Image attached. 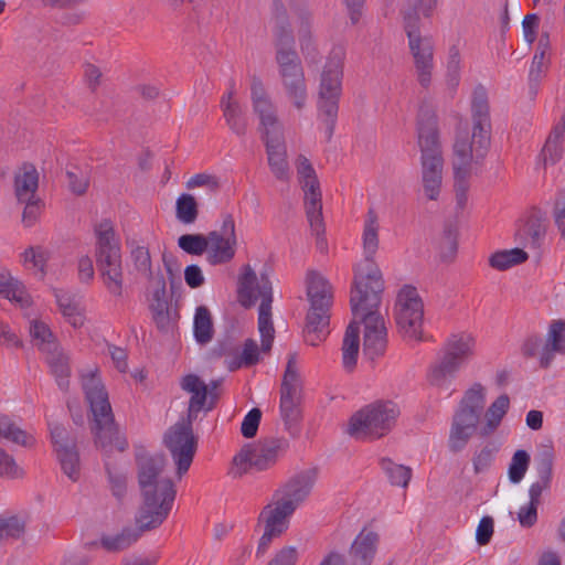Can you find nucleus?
Listing matches in <instances>:
<instances>
[{"label": "nucleus", "mask_w": 565, "mask_h": 565, "mask_svg": "<svg viewBox=\"0 0 565 565\" xmlns=\"http://www.w3.org/2000/svg\"><path fill=\"white\" fill-rule=\"evenodd\" d=\"M162 443L170 451L177 465V475L181 478L190 469L198 450V436L183 427L172 425L166 430Z\"/></svg>", "instance_id": "2eb2a0df"}, {"label": "nucleus", "mask_w": 565, "mask_h": 565, "mask_svg": "<svg viewBox=\"0 0 565 565\" xmlns=\"http://www.w3.org/2000/svg\"><path fill=\"white\" fill-rule=\"evenodd\" d=\"M281 83L288 99L297 109H302L307 102V85L305 74L297 77H281Z\"/></svg>", "instance_id": "58836bf2"}, {"label": "nucleus", "mask_w": 565, "mask_h": 565, "mask_svg": "<svg viewBox=\"0 0 565 565\" xmlns=\"http://www.w3.org/2000/svg\"><path fill=\"white\" fill-rule=\"evenodd\" d=\"M360 350V322L353 320L347 327L342 343V362L347 371L351 372L356 365Z\"/></svg>", "instance_id": "7c9ffc66"}, {"label": "nucleus", "mask_w": 565, "mask_h": 565, "mask_svg": "<svg viewBox=\"0 0 565 565\" xmlns=\"http://www.w3.org/2000/svg\"><path fill=\"white\" fill-rule=\"evenodd\" d=\"M424 303L413 286H404L397 295L395 320L404 338L420 341L423 334Z\"/></svg>", "instance_id": "ddd939ff"}, {"label": "nucleus", "mask_w": 565, "mask_h": 565, "mask_svg": "<svg viewBox=\"0 0 565 565\" xmlns=\"http://www.w3.org/2000/svg\"><path fill=\"white\" fill-rule=\"evenodd\" d=\"M483 408V387L476 383L465 393L452 417L448 438V448L452 454L460 452L478 431Z\"/></svg>", "instance_id": "1a4fd4ad"}, {"label": "nucleus", "mask_w": 565, "mask_h": 565, "mask_svg": "<svg viewBox=\"0 0 565 565\" xmlns=\"http://www.w3.org/2000/svg\"><path fill=\"white\" fill-rule=\"evenodd\" d=\"M296 14L300 21L298 34L300 49H308L309 46L316 45L311 33V21L312 14L307 7H299L296 9Z\"/></svg>", "instance_id": "6e6d98bb"}, {"label": "nucleus", "mask_w": 565, "mask_h": 565, "mask_svg": "<svg viewBox=\"0 0 565 565\" xmlns=\"http://www.w3.org/2000/svg\"><path fill=\"white\" fill-rule=\"evenodd\" d=\"M258 330L262 337V351L269 352L274 342L275 329L271 321V308H267V305L259 306Z\"/></svg>", "instance_id": "3c124183"}, {"label": "nucleus", "mask_w": 565, "mask_h": 565, "mask_svg": "<svg viewBox=\"0 0 565 565\" xmlns=\"http://www.w3.org/2000/svg\"><path fill=\"white\" fill-rule=\"evenodd\" d=\"M556 354H565V321L553 320L550 324L545 343L539 352V365L548 369Z\"/></svg>", "instance_id": "4be33fe9"}, {"label": "nucleus", "mask_w": 565, "mask_h": 565, "mask_svg": "<svg viewBox=\"0 0 565 565\" xmlns=\"http://www.w3.org/2000/svg\"><path fill=\"white\" fill-rule=\"evenodd\" d=\"M289 447V443L285 438L265 437L260 438L256 444L244 446L241 451L233 458V463L237 467L233 470V476L242 477L247 472L248 468H255L258 471L271 468Z\"/></svg>", "instance_id": "f8f14e48"}, {"label": "nucleus", "mask_w": 565, "mask_h": 565, "mask_svg": "<svg viewBox=\"0 0 565 565\" xmlns=\"http://www.w3.org/2000/svg\"><path fill=\"white\" fill-rule=\"evenodd\" d=\"M475 339L471 335L454 334L445 345L444 356L429 373V382L441 386L447 377H452L462 364L473 354Z\"/></svg>", "instance_id": "4468645a"}, {"label": "nucleus", "mask_w": 565, "mask_h": 565, "mask_svg": "<svg viewBox=\"0 0 565 565\" xmlns=\"http://www.w3.org/2000/svg\"><path fill=\"white\" fill-rule=\"evenodd\" d=\"M233 89L228 92V102L224 106L223 116L228 128L237 136H244L247 130V120L239 104L233 99Z\"/></svg>", "instance_id": "e433bc0d"}, {"label": "nucleus", "mask_w": 565, "mask_h": 565, "mask_svg": "<svg viewBox=\"0 0 565 565\" xmlns=\"http://www.w3.org/2000/svg\"><path fill=\"white\" fill-rule=\"evenodd\" d=\"M274 44L277 52H289L295 50V38L290 22L275 23Z\"/></svg>", "instance_id": "5fc2aeb1"}, {"label": "nucleus", "mask_w": 565, "mask_h": 565, "mask_svg": "<svg viewBox=\"0 0 565 565\" xmlns=\"http://www.w3.org/2000/svg\"><path fill=\"white\" fill-rule=\"evenodd\" d=\"M257 297L262 298L260 305H267V308H271V282L267 275L260 274V281L257 284L255 271L246 266L245 273L241 276L238 282L239 301L244 307L249 308L255 303Z\"/></svg>", "instance_id": "a211bd4d"}, {"label": "nucleus", "mask_w": 565, "mask_h": 565, "mask_svg": "<svg viewBox=\"0 0 565 565\" xmlns=\"http://www.w3.org/2000/svg\"><path fill=\"white\" fill-rule=\"evenodd\" d=\"M45 360L51 369V373L55 376L56 383L62 391H67L70 387V359L58 347L54 348L46 353Z\"/></svg>", "instance_id": "c756f323"}, {"label": "nucleus", "mask_w": 565, "mask_h": 565, "mask_svg": "<svg viewBox=\"0 0 565 565\" xmlns=\"http://www.w3.org/2000/svg\"><path fill=\"white\" fill-rule=\"evenodd\" d=\"M209 234H183L178 238V246L190 255L200 256L209 248Z\"/></svg>", "instance_id": "864d4df0"}, {"label": "nucleus", "mask_w": 565, "mask_h": 565, "mask_svg": "<svg viewBox=\"0 0 565 565\" xmlns=\"http://www.w3.org/2000/svg\"><path fill=\"white\" fill-rule=\"evenodd\" d=\"M24 262H31L34 267L39 268L42 277L45 275V265L49 260L47 250L43 249L41 246L38 247H29L23 253Z\"/></svg>", "instance_id": "774afa93"}, {"label": "nucleus", "mask_w": 565, "mask_h": 565, "mask_svg": "<svg viewBox=\"0 0 565 565\" xmlns=\"http://www.w3.org/2000/svg\"><path fill=\"white\" fill-rule=\"evenodd\" d=\"M199 216V203L189 193H182L175 201V217L183 224H193Z\"/></svg>", "instance_id": "a18cd8bd"}, {"label": "nucleus", "mask_w": 565, "mask_h": 565, "mask_svg": "<svg viewBox=\"0 0 565 565\" xmlns=\"http://www.w3.org/2000/svg\"><path fill=\"white\" fill-rule=\"evenodd\" d=\"M564 141L565 136L558 134V130H551L540 152L539 161L542 162L544 167L558 163L565 152Z\"/></svg>", "instance_id": "c9c22d12"}, {"label": "nucleus", "mask_w": 565, "mask_h": 565, "mask_svg": "<svg viewBox=\"0 0 565 565\" xmlns=\"http://www.w3.org/2000/svg\"><path fill=\"white\" fill-rule=\"evenodd\" d=\"M185 186L189 190L198 186H206L211 192L215 193L220 190L221 182L216 175L198 173L186 181Z\"/></svg>", "instance_id": "69168bd1"}, {"label": "nucleus", "mask_w": 565, "mask_h": 565, "mask_svg": "<svg viewBox=\"0 0 565 565\" xmlns=\"http://www.w3.org/2000/svg\"><path fill=\"white\" fill-rule=\"evenodd\" d=\"M317 476V468L302 470L291 477L275 495L280 494L278 500L284 503H290L292 511H296V509L309 497L316 483Z\"/></svg>", "instance_id": "6ab92c4d"}, {"label": "nucleus", "mask_w": 565, "mask_h": 565, "mask_svg": "<svg viewBox=\"0 0 565 565\" xmlns=\"http://www.w3.org/2000/svg\"><path fill=\"white\" fill-rule=\"evenodd\" d=\"M306 280L310 308L306 316L303 338L308 344L317 347L329 334L332 292L328 280L315 270L307 274Z\"/></svg>", "instance_id": "423d86ee"}, {"label": "nucleus", "mask_w": 565, "mask_h": 565, "mask_svg": "<svg viewBox=\"0 0 565 565\" xmlns=\"http://www.w3.org/2000/svg\"><path fill=\"white\" fill-rule=\"evenodd\" d=\"M404 30L408 38V42L424 39L420 34V19L416 8H409L403 12Z\"/></svg>", "instance_id": "0e129e2a"}, {"label": "nucleus", "mask_w": 565, "mask_h": 565, "mask_svg": "<svg viewBox=\"0 0 565 565\" xmlns=\"http://www.w3.org/2000/svg\"><path fill=\"white\" fill-rule=\"evenodd\" d=\"M377 543V533L362 531L351 545L352 565H370L374 558Z\"/></svg>", "instance_id": "b1692460"}, {"label": "nucleus", "mask_w": 565, "mask_h": 565, "mask_svg": "<svg viewBox=\"0 0 565 565\" xmlns=\"http://www.w3.org/2000/svg\"><path fill=\"white\" fill-rule=\"evenodd\" d=\"M499 451L495 443H488L477 452L472 459L473 470L476 473L486 471L492 463L494 455Z\"/></svg>", "instance_id": "e2e57ef3"}, {"label": "nucleus", "mask_w": 565, "mask_h": 565, "mask_svg": "<svg viewBox=\"0 0 565 565\" xmlns=\"http://www.w3.org/2000/svg\"><path fill=\"white\" fill-rule=\"evenodd\" d=\"M298 401H282L280 399V415L285 424L286 430L291 436H297L299 433L298 424L302 418V412Z\"/></svg>", "instance_id": "49530a36"}, {"label": "nucleus", "mask_w": 565, "mask_h": 565, "mask_svg": "<svg viewBox=\"0 0 565 565\" xmlns=\"http://www.w3.org/2000/svg\"><path fill=\"white\" fill-rule=\"evenodd\" d=\"M306 216L309 222L310 228L318 236L326 232L323 214H322V193L316 191L307 193L303 196Z\"/></svg>", "instance_id": "473e14b6"}, {"label": "nucleus", "mask_w": 565, "mask_h": 565, "mask_svg": "<svg viewBox=\"0 0 565 565\" xmlns=\"http://www.w3.org/2000/svg\"><path fill=\"white\" fill-rule=\"evenodd\" d=\"M82 387L94 415L95 444L105 450L116 448L119 451H125L128 443L119 434V428L115 423L108 399V393L98 376L97 369L82 374Z\"/></svg>", "instance_id": "20e7f679"}, {"label": "nucleus", "mask_w": 565, "mask_h": 565, "mask_svg": "<svg viewBox=\"0 0 565 565\" xmlns=\"http://www.w3.org/2000/svg\"><path fill=\"white\" fill-rule=\"evenodd\" d=\"M39 186V173L31 163H24L14 177V193L19 202L34 199Z\"/></svg>", "instance_id": "bb28decb"}, {"label": "nucleus", "mask_w": 565, "mask_h": 565, "mask_svg": "<svg viewBox=\"0 0 565 565\" xmlns=\"http://www.w3.org/2000/svg\"><path fill=\"white\" fill-rule=\"evenodd\" d=\"M25 532V522L17 516H0V542L3 539H20Z\"/></svg>", "instance_id": "13d9d810"}, {"label": "nucleus", "mask_w": 565, "mask_h": 565, "mask_svg": "<svg viewBox=\"0 0 565 565\" xmlns=\"http://www.w3.org/2000/svg\"><path fill=\"white\" fill-rule=\"evenodd\" d=\"M399 414L392 401L373 402L350 417L347 433L356 440L380 439L393 429Z\"/></svg>", "instance_id": "6e6552de"}, {"label": "nucleus", "mask_w": 565, "mask_h": 565, "mask_svg": "<svg viewBox=\"0 0 565 565\" xmlns=\"http://www.w3.org/2000/svg\"><path fill=\"white\" fill-rule=\"evenodd\" d=\"M379 218L374 209H369L363 230L364 259L354 269L351 290H375L383 292L382 273L374 262L379 248Z\"/></svg>", "instance_id": "9b49d317"}, {"label": "nucleus", "mask_w": 565, "mask_h": 565, "mask_svg": "<svg viewBox=\"0 0 565 565\" xmlns=\"http://www.w3.org/2000/svg\"><path fill=\"white\" fill-rule=\"evenodd\" d=\"M382 292L351 290L350 305L354 318L364 324L363 353L371 360L382 356L387 348L384 318L379 312Z\"/></svg>", "instance_id": "39448f33"}, {"label": "nucleus", "mask_w": 565, "mask_h": 565, "mask_svg": "<svg viewBox=\"0 0 565 565\" xmlns=\"http://www.w3.org/2000/svg\"><path fill=\"white\" fill-rule=\"evenodd\" d=\"M214 335L213 320L207 307H198L194 316V337L200 344L209 343Z\"/></svg>", "instance_id": "ea45409f"}, {"label": "nucleus", "mask_w": 565, "mask_h": 565, "mask_svg": "<svg viewBox=\"0 0 565 565\" xmlns=\"http://www.w3.org/2000/svg\"><path fill=\"white\" fill-rule=\"evenodd\" d=\"M380 466L392 486H398L402 488H406L408 486L412 478V469L409 467L395 463L390 458H382L380 460Z\"/></svg>", "instance_id": "a19ab883"}, {"label": "nucleus", "mask_w": 565, "mask_h": 565, "mask_svg": "<svg viewBox=\"0 0 565 565\" xmlns=\"http://www.w3.org/2000/svg\"><path fill=\"white\" fill-rule=\"evenodd\" d=\"M207 262L211 265L231 262L236 252L237 238L235 222L231 214H226L220 231L209 233Z\"/></svg>", "instance_id": "dca6fc26"}, {"label": "nucleus", "mask_w": 565, "mask_h": 565, "mask_svg": "<svg viewBox=\"0 0 565 565\" xmlns=\"http://www.w3.org/2000/svg\"><path fill=\"white\" fill-rule=\"evenodd\" d=\"M296 353L288 356L286 370L280 385V399L301 402L302 381L296 366Z\"/></svg>", "instance_id": "a878e982"}, {"label": "nucleus", "mask_w": 565, "mask_h": 565, "mask_svg": "<svg viewBox=\"0 0 565 565\" xmlns=\"http://www.w3.org/2000/svg\"><path fill=\"white\" fill-rule=\"evenodd\" d=\"M554 457L553 443L547 438L539 446L535 458L539 480L532 483V525L537 520V507L541 503L542 493L551 487Z\"/></svg>", "instance_id": "f3484780"}, {"label": "nucleus", "mask_w": 565, "mask_h": 565, "mask_svg": "<svg viewBox=\"0 0 565 565\" xmlns=\"http://www.w3.org/2000/svg\"><path fill=\"white\" fill-rule=\"evenodd\" d=\"M472 134L458 127L454 142L452 170L455 179L456 205L463 210L468 202L471 164H481L491 146V118L488 92L481 84L473 89L471 97Z\"/></svg>", "instance_id": "f257e3e1"}, {"label": "nucleus", "mask_w": 565, "mask_h": 565, "mask_svg": "<svg viewBox=\"0 0 565 565\" xmlns=\"http://www.w3.org/2000/svg\"><path fill=\"white\" fill-rule=\"evenodd\" d=\"M276 62L281 77H297V75L305 74L301 60L297 51L277 52Z\"/></svg>", "instance_id": "de8ad7c7"}, {"label": "nucleus", "mask_w": 565, "mask_h": 565, "mask_svg": "<svg viewBox=\"0 0 565 565\" xmlns=\"http://www.w3.org/2000/svg\"><path fill=\"white\" fill-rule=\"evenodd\" d=\"M262 419V411L257 407L252 408L244 417L241 426V433L245 438L256 436Z\"/></svg>", "instance_id": "338daca9"}, {"label": "nucleus", "mask_w": 565, "mask_h": 565, "mask_svg": "<svg viewBox=\"0 0 565 565\" xmlns=\"http://www.w3.org/2000/svg\"><path fill=\"white\" fill-rule=\"evenodd\" d=\"M411 54L414 58V65L419 84L427 88L431 81V71L434 68V45L430 38L408 42Z\"/></svg>", "instance_id": "412c9836"}, {"label": "nucleus", "mask_w": 565, "mask_h": 565, "mask_svg": "<svg viewBox=\"0 0 565 565\" xmlns=\"http://www.w3.org/2000/svg\"><path fill=\"white\" fill-rule=\"evenodd\" d=\"M30 334L38 349L46 353L54 348L58 347V343L51 331V329L42 321L33 320L30 326Z\"/></svg>", "instance_id": "79ce46f5"}, {"label": "nucleus", "mask_w": 565, "mask_h": 565, "mask_svg": "<svg viewBox=\"0 0 565 565\" xmlns=\"http://www.w3.org/2000/svg\"><path fill=\"white\" fill-rule=\"evenodd\" d=\"M510 405L509 396L503 394L500 395L487 409L486 424L479 429L481 437H488L492 435L499 427L503 416L507 414Z\"/></svg>", "instance_id": "f704fd0d"}, {"label": "nucleus", "mask_w": 565, "mask_h": 565, "mask_svg": "<svg viewBox=\"0 0 565 565\" xmlns=\"http://www.w3.org/2000/svg\"><path fill=\"white\" fill-rule=\"evenodd\" d=\"M259 361V349L255 340L247 339L244 343L243 351L231 360H225V364L230 371H235L242 366H253Z\"/></svg>", "instance_id": "37998d69"}, {"label": "nucleus", "mask_w": 565, "mask_h": 565, "mask_svg": "<svg viewBox=\"0 0 565 565\" xmlns=\"http://www.w3.org/2000/svg\"><path fill=\"white\" fill-rule=\"evenodd\" d=\"M458 249V226L454 221H446L440 238V257L445 262L454 259Z\"/></svg>", "instance_id": "c03bdc74"}, {"label": "nucleus", "mask_w": 565, "mask_h": 565, "mask_svg": "<svg viewBox=\"0 0 565 565\" xmlns=\"http://www.w3.org/2000/svg\"><path fill=\"white\" fill-rule=\"evenodd\" d=\"M142 503L138 510L141 529H157L168 518L177 490L171 478L162 476L167 459L163 454L140 455L136 459Z\"/></svg>", "instance_id": "f03ea898"}, {"label": "nucleus", "mask_w": 565, "mask_h": 565, "mask_svg": "<svg viewBox=\"0 0 565 565\" xmlns=\"http://www.w3.org/2000/svg\"><path fill=\"white\" fill-rule=\"evenodd\" d=\"M255 114L260 120L262 137L270 136L276 130H282V126L278 119L276 107L273 105L270 98L265 100H257L253 104Z\"/></svg>", "instance_id": "72a5a7b5"}, {"label": "nucleus", "mask_w": 565, "mask_h": 565, "mask_svg": "<svg viewBox=\"0 0 565 565\" xmlns=\"http://www.w3.org/2000/svg\"><path fill=\"white\" fill-rule=\"evenodd\" d=\"M153 321L161 331H167L170 324V310L168 299L150 300L149 306Z\"/></svg>", "instance_id": "680f3d73"}, {"label": "nucleus", "mask_w": 565, "mask_h": 565, "mask_svg": "<svg viewBox=\"0 0 565 565\" xmlns=\"http://www.w3.org/2000/svg\"><path fill=\"white\" fill-rule=\"evenodd\" d=\"M548 218L545 213L532 206V249H536L535 259L539 262L542 257L541 241L546 235Z\"/></svg>", "instance_id": "8fccbe9b"}, {"label": "nucleus", "mask_w": 565, "mask_h": 565, "mask_svg": "<svg viewBox=\"0 0 565 565\" xmlns=\"http://www.w3.org/2000/svg\"><path fill=\"white\" fill-rule=\"evenodd\" d=\"M136 523L138 525L137 529L125 527L116 535H103L100 537L102 547L111 553L124 551L137 542L142 532L151 530L141 529L140 523L138 522V515L136 516Z\"/></svg>", "instance_id": "c85d7f7f"}, {"label": "nucleus", "mask_w": 565, "mask_h": 565, "mask_svg": "<svg viewBox=\"0 0 565 565\" xmlns=\"http://www.w3.org/2000/svg\"><path fill=\"white\" fill-rule=\"evenodd\" d=\"M529 254L523 248L500 249L489 256V266L498 271L509 270L529 259Z\"/></svg>", "instance_id": "2f4dec72"}, {"label": "nucleus", "mask_w": 565, "mask_h": 565, "mask_svg": "<svg viewBox=\"0 0 565 565\" xmlns=\"http://www.w3.org/2000/svg\"><path fill=\"white\" fill-rule=\"evenodd\" d=\"M0 295L17 302L21 308L31 306V297L25 286L19 279L12 277L10 270L0 266Z\"/></svg>", "instance_id": "393cba45"}, {"label": "nucleus", "mask_w": 565, "mask_h": 565, "mask_svg": "<svg viewBox=\"0 0 565 565\" xmlns=\"http://www.w3.org/2000/svg\"><path fill=\"white\" fill-rule=\"evenodd\" d=\"M0 436L23 447H31L34 438L18 427L8 416H0Z\"/></svg>", "instance_id": "09e8293b"}, {"label": "nucleus", "mask_w": 565, "mask_h": 565, "mask_svg": "<svg viewBox=\"0 0 565 565\" xmlns=\"http://www.w3.org/2000/svg\"><path fill=\"white\" fill-rule=\"evenodd\" d=\"M62 448L57 452V459L61 463L63 472L73 481H77L79 478V455L75 447Z\"/></svg>", "instance_id": "603ef678"}, {"label": "nucleus", "mask_w": 565, "mask_h": 565, "mask_svg": "<svg viewBox=\"0 0 565 565\" xmlns=\"http://www.w3.org/2000/svg\"><path fill=\"white\" fill-rule=\"evenodd\" d=\"M66 178L68 181V188L74 194L83 195L86 193L89 185L87 173L81 170L77 166H72L71 169L66 170Z\"/></svg>", "instance_id": "052dcab7"}, {"label": "nucleus", "mask_w": 565, "mask_h": 565, "mask_svg": "<svg viewBox=\"0 0 565 565\" xmlns=\"http://www.w3.org/2000/svg\"><path fill=\"white\" fill-rule=\"evenodd\" d=\"M418 147L422 152V183L425 195L437 200L441 189L444 158L439 140L438 120L428 105H423L417 119Z\"/></svg>", "instance_id": "7ed1b4c3"}, {"label": "nucleus", "mask_w": 565, "mask_h": 565, "mask_svg": "<svg viewBox=\"0 0 565 565\" xmlns=\"http://www.w3.org/2000/svg\"><path fill=\"white\" fill-rule=\"evenodd\" d=\"M95 258L98 271L108 291L117 297L122 295V266L120 244L110 220H103L95 226Z\"/></svg>", "instance_id": "0eeeda50"}, {"label": "nucleus", "mask_w": 565, "mask_h": 565, "mask_svg": "<svg viewBox=\"0 0 565 565\" xmlns=\"http://www.w3.org/2000/svg\"><path fill=\"white\" fill-rule=\"evenodd\" d=\"M552 49L548 33H543L536 44L535 54L532 57V85L541 83L551 68Z\"/></svg>", "instance_id": "cd10ccee"}, {"label": "nucleus", "mask_w": 565, "mask_h": 565, "mask_svg": "<svg viewBox=\"0 0 565 565\" xmlns=\"http://www.w3.org/2000/svg\"><path fill=\"white\" fill-rule=\"evenodd\" d=\"M529 463H530V455L527 454V451L523 450V449L516 450L512 457L510 465H509V469H508L509 480L512 483H519L523 479V477L527 470Z\"/></svg>", "instance_id": "4d7b16f0"}, {"label": "nucleus", "mask_w": 565, "mask_h": 565, "mask_svg": "<svg viewBox=\"0 0 565 565\" xmlns=\"http://www.w3.org/2000/svg\"><path fill=\"white\" fill-rule=\"evenodd\" d=\"M180 385L183 391L192 394L189 404L203 409L209 397L207 384L198 375L188 374L183 376Z\"/></svg>", "instance_id": "4c0bfd02"}, {"label": "nucleus", "mask_w": 565, "mask_h": 565, "mask_svg": "<svg viewBox=\"0 0 565 565\" xmlns=\"http://www.w3.org/2000/svg\"><path fill=\"white\" fill-rule=\"evenodd\" d=\"M343 57L340 51H333L321 73L318 117L326 126L327 140L330 141L338 118L339 99L342 92Z\"/></svg>", "instance_id": "9d476101"}, {"label": "nucleus", "mask_w": 565, "mask_h": 565, "mask_svg": "<svg viewBox=\"0 0 565 565\" xmlns=\"http://www.w3.org/2000/svg\"><path fill=\"white\" fill-rule=\"evenodd\" d=\"M270 136L262 137L265 142L268 164L273 174L280 181L289 179V164L284 130L273 131Z\"/></svg>", "instance_id": "aec40b11"}, {"label": "nucleus", "mask_w": 565, "mask_h": 565, "mask_svg": "<svg viewBox=\"0 0 565 565\" xmlns=\"http://www.w3.org/2000/svg\"><path fill=\"white\" fill-rule=\"evenodd\" d=\"M136 270L147 278H152L151 256L148 247L136 246L130 254Z\"/></svg>", "instance_id": "bf43d9fd"}, {"label": "nucleus", "mask_w": 565, "mask_h": 565, "mask_svg": "<svg viewBox=\"0 0 565 565\" xmlns=\"http://www.w3.org/2000/svg\"><path fill=\"white\" fill-rule=\"evenodd\" d=\"M294 512L290 503L277 500L275 507L267 504L263 508L258 522H263L265 529L273 530V533L280 536L288 529V518Z\"/></svg>", "instance_id": "5701e85b"}]
</instances>
